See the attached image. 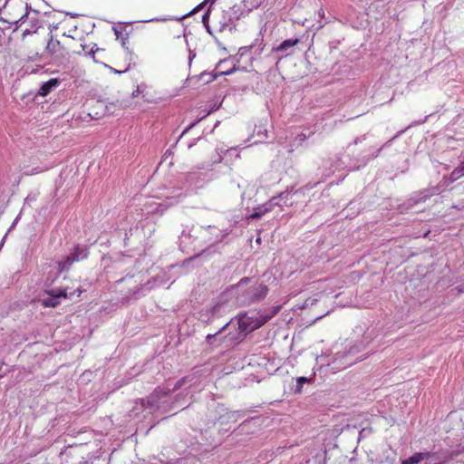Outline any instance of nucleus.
Returning a JSON list of instances; mask_svg holds the SVG:
<instances>
[{
	"label": "nucleus",
	"mask_w": 464,
	"mask_h": 464,
	"mask_svg": "<svg viewBox=\"0 0 464 464\" xmlns=\"http://www.w3.org/2000/svg\"><path fill=\"white\" fill-rule=\"evenodd\" d=\"M60 297L51 296L42 300V305L45 308H54L60 304Z\"/></svg>",
	"instance_id": "obj_12"
},
{
	"label": "nucleus",
	"mask_w": 464,
	"mask_h": 464,
	"mask_svg": "<svg viewBox=\"0 0 464 464\" xmlns=\"http://www.w3.org/2000/svg\"><path fill=\"white\" fill-rule=\"evenodd\" d=\"M212 112H213V110H209V111H208V113H207L205 116H208V115H209L210 113H212Z\"/></svg>",
	"instance_id": "obj_31"
},
{
	"label": "nucleus",
	"mask_w": 464,
	"mask_h": 464,
	"mask_svg": "<svg viewBox=\"0 0 464 464\" xmlns=\"http://www.w3.org/2000/svg\"><path fill=\"white\" fill-rule=\"evenodd\" d=\"M155 19H149V20H145L144 22H151V21H154Z\"/></svg>",
	"instance_id": "obj_32"
},
{
	"label": "nucleus",
	"mask_w": 464,
	"mask_h": 464,
	"mask_svg": "<svg viewBox=\"0 0 464 464\" xmlns=\"http://www.w3.org/2000/svg\"><path fill=\"white\" fill-rule=\"evenodd\" d=\"M60 48H62L60 41L53 40V37H51L46 44L45 50L51 54H53L57 53Z\"/></svg>",
	"instance_id": "obj_10"
},
{
	"label": "nucleus",
	"mask_w": 464,
	"mask_h": 464,
	"mask_svg": "<svg viewBox=\"0 0 464 464\" xmlns=\"http://www.w3.org/2000/svg\"><path fill=\"white\" fill-rule=\"evenodd\" d=\"M299 43L298 38H290L283 41L278 46L273 48V52L285 53L286 55L293 53V47Z\"/></svg>",
	"instance_id": "obj_6"
},
{
	"label": "nucleus",
	"mask_w": 464,
	"mask_h": 464,
	"mask_svg": "<svg viewBox=\"0 0 464 464\" xmlns=\"http://www.w3.org/2000/svg\"><path fill=\"white\" fill-rule=\"evenodd\" d=\"M7 5V0H0V12L3 8H5Z\"/></svg>",
	"instance_id": "obj_21"
},
{
	"label": "nucleus",
	"mask_w": 464,
	"mask_h": 464,
	"mask_svg": "<svg viewBox=\"0 0 464 464\" xmlns=\"http://www.w3.org/2000/svg\"><path fill=\"white\" fill-rule=\"evenodd\" d=\"M426 462H431V464L435 463L436 460H434V459H425Z\"/></svg>",
	"instance_id": "obj_26"
},
{
	"label": "nucleus",
	"mask_w": 464,
	"mask_h": 464,
	"mask_svg": "<svg viewBox=\"0 0 464 464\" xmlns=\"http://www.w3.org/2000/svg\"><path fill=\"white\" fill-rule=\"evenodd\" d=\"M140 406L143 409H151L154 406H156L159 401L156 399L152 398V394L150 393V395L148 396L147 398L140 399Z\"/></svg>",
	"instance_id": "obj_11"
},
{
	"label": "nucleus",
	"mask_w": 464,
	"mask_h": 464,
	"mask_svg": "<svg viewBox=\"0 0 464 464\" xmlns=\"http://www.w3.org/2000/svg\"><path fill=\"white\" fill-rule=\"evenodd\" d=\"M319 15L324 16V11L322 9L319 11Z\"/></svg>",
	"instance_id": "obj_30"
},
{
	"label": "nucleus",
	"mask_w": 464,
	"mask_h": 464,
	"mask_svg": "<svg viewBox=\"0 0 464 464\" xmlns=\"http://www.w3.org/2000/svg\"><path fill=\"white\" fill-rule=\"evenodd\" d=\"M425 459H434L436 462L433 464H445L447 461L446 458H442L441 455L438 452H418L413 456L402 460L401 464H418Z\"/></svg>",
	"instance_id": "obj_4"
},
{
	"label": "nucleus",
	"mask_w": 464,
	"mask_h": 464,
	"mask_svg": "<svg viewBox=\"0 0 464 464\" xmlns=\"http://www.w3.org/2000/svg\"><path fill=\"white\" fill-rule=\"evenodd\" d=\"M127 39H128L127 36L121 37V43H122L123 45L125 44V42H126Z\"/></svg>",
	"instance_id": "obj_27"
},
{
	"label": "nucleus",
	"mask_w": 464,
	"mask_h": 464,
	"mask_svg": "<svg viewBox=\"0 0 464 464\" xmlns=\"http://www.w3.org/2000/svg\"><path fill=\"white\" fill-rule=\"evenodd\" d=\"M81 46H82V50L85 49V45L82 44Z\"/></svg>",
	"instance_id": "obj_34"
},
{
	"label": "nucleus",
	"mask_w": 464,
	"mask_h": 464,
	"mask_svg": "<svg viewBox=\"0 0 464 464\" xmlns=\"http://www.w3.org/2000/svg\"><path fill=\"white\" fill-rule=\"evenodd\" d=\"M181 386V383L179 382L176 386L174 387V390L179 389Z\"/></svg>",
	"instance_id": "obj_28"
},
{
	"label": "nucleus",
	"mask_w": 464,
	"mask_h": 464,
	"mask_svg": "<svg viewBox=\"0 0 464 464\" xmlns=\"http://www.w3.org/2000/svg\"><path fill=\"white\" fill-rule=\"evenodd\" d=\"M235 71H236V68L233 67L231 70L224 71V72H219L218 74H220V75H227V74H231Z\"/></svg>",
	"instance_id": "obj_19"
},
{
	"label": "nucleus",
	"mask_w": 464,
	"mask_h": 464,
	"mask_svg": "<svg viewBox=\"0 0 464 464\" xmlns=\"http://www.w3.org/2000/svg\"><path fill=\"white\" fill-rule=\"evenodd\" d=\"M268 289L266 285H258L251 290V301L256 302L263 299L267 295Z\"/></svg>",
	"instance_id": "obj_8"
},
{
	"label": "nucleus",
	"mask_w": 464,
	"mask_h": 464,
	"mask_svg": "<svg viewBox=\"0 0 464 464\" xmlns=\"http://www.w3.org/2000/svg\"><path fill=\"white\" fill-rule=\"evenodd\" d=\"M98 50H99V48L97 47V45L93 44V46L92 47V49H91V51L89 52L88 54L94 59L95 51H98Z\"/></svg>",
	"instance_id": "obj_18"
},
{
	"label": "nucleus",
	"mask_w": 464,
	"mask_h": 464,
	"mask_svg": "<svg viewBox=\"0 0 464 464\" xmlns=\"http://www.w3.org/2000/svg\"><path fill=\"white\" fill-rule=\"evenodd\" d=\"M464 176V161L457 167L450 174L452 179H458L459 178Z\"/></svg>",
	"instance_id": "obj_14"
},
{
	"label": "nucleus",
	"mask_w": 464,
	"mask_h": 464,
	"mask_svg": "<svg viewBox=\"0 0 464 464\" xmlns=\"http://www.w3.org/2000/svg\"><path fill=\"white\" fill-rule=\"evenodd\" d=\"M30 9L31 10V7L26 4V10Z\"/></svg>",
	"instance_id": "obj_33"
},
{
	"label": "nucleus",
	"mask_w": 464,
	"mask_h": 464,
	"mask_svg": "<svg viewBox=\"0 0 464 464\" xmlns=\"http://www.w3.org/2000/svg\"><path fill=\"white\" fill-rule=\"evenodd\" d=\"M208 14H205L203 15V22H205V21L208 19Z\"/></svg>",
	"instance_id": "obj_29"
},
{
	"label": "nucleus",
	"mask_w": 464,
	"mask_h": 464,
	"mask_svg": "<svg viewBox=\"0 0 464 464\" xmlns=\"http://www.w3.org/2000/svg\"><path fill=\"white\" fill-rule=\"evenodd\" d=\"M308 382V379L305 378V377H299V378H297V380H296L297 388H296L295 392H301L302 388H303V384L304 382Z\"/></svg>",
	"instance_id": "obj_16"
},
{
	"label": "nucleus",
	"mask_w": 464,
	"mask_h": 464,
	"mask_svg": "<svg viewBox=\"0 0 464 464\" xmlns=\"http://www.w3.org/2000/svg\"><path fill=\"white\" fill-rule=\"evenodd\" d=\"M113 31L116 35V38L119 39L121 36V32L116 27H113Z\"/></svg>",
	"instance_id": "obj_20"
},
{
	"label": "nucleus",
	"mask_w": 464,
	"mask_h": 464,
	"mask_svg": "<svg viewBox=\"0 0 464 464\" xmlns=\"http://www.w3.org/2000/svg\"><path fill=\"white\" fill-rule=\"evenodd\" d=\"M425 464H431V462H426Z\"/></svg>",
	"instance_id": "obj_35"
},
{
	"label": "nucleus",
	"mask_w": 464,
	"mask_h": 464,
	"mask_svg": "<svg viewBox=\"0 0 464 464\" xmlns=\"http://www.w3.org/2000/svg\"><path fill=\"white\" fill-rule=\"evenodd\" d=\"M27 15H28V12H26V14H25L24 15H23V16L19 19V21H18L17 23H19V22H21V23H22V22H24V19H25V17H27Z\"/></svg>",
	"instance_id": "obj_25"
},
{
	"label": "nucleus",
	"mask_w": 464,
	"mask_h": 464,
	"mask_svg": "<svg viewBox=\"0 0 464 464\" xmlns=\"http://www.w3.org/2000/svg\"><path fill=\"white\" fill-rule=\"evenodd\" d=\"M42 27V23L34 17L30 18V27L26 28L22 33V40L25 42L28 36L33 37L32 44H35L34 50L30 52L24 60L26 62H35L42 58V53L39 52V46L44 44V41L40 40L37 35L38 30Z\"/></svg>",
	"instance_id": "obj_2"
},
{
	"label": "nucleus",
	"mask_w": 464,
	"mask_h": 464,
	"mask_svg": "<svg viewBox=\"0 0 464 464\" xmlns=\"http://www.w3.org/2000/svg\"><path fill=\"white\" fill-rule=\"evenodd\" d=\"M111 72H113L114 73H119V74H121L123 72H125L127 70H124V71H118L117 69H114V68H111Z\"/></svg>",
	"instance_id": "obj_22"
},
{
	"label": "nucleus",
	"mask_w": 464,
	"mask_h": 464,
	"mask_svg": "<svg viewBox=\"0 0 464 464\" xmlns=\"http://www.w3.org/2000/svg\"><path fill=\"white\" fill-rule=\"evenodd\" d=\"M269 209L268 208H265L263 211H255L254 213H252L250 215V218L252 219H256V218H259L262 217V215H264L265 213H266Z\"/></svg>",
	"instance_id": "obj_17"
},
{
	"label": "nucleus",
	"mask_w": 464,
	"mask_h": 464,
	"mask_svg": "<svg viewBox=\"0 0 464 464\" xmlns=\"http://www.w3.org/2000/svg\"><path fill=\"white\" fill-rule=\"evenodd\" d=\"M87 257L86 250L82 249L79 246L74 248V252L66 256L63 261H60L57 263L59 273H63L67 270L70 266L73 263L78 262L80 258L84 259Z\"/></svg>",
	"instance_id": "obj_5"
},
{
	"label": "nucleus",
	"mask_w": 464,
	"mask_h": 464,
	"mask_svg": "<svg viewBox=\"0 0 464 464\" xmlns=\"http://www.w3.org/2000/svg\"><path fill=\"white\" fill-rule=\"evenodd\" d=\"M249 279L247 277H244L242 278L240 281H239V285H243L245 283H246Z\"/></svg>",
	"instance_id": "obj_24"
},
{
	"label": "nucleus",
	"mask_w": 464,
	"mask_h": 464,
	"mask_svg": "<svg viewBox=\"0 0 464 464\" xmlns=\"http://www.w3.org/2000/svg\"><path fill=\"white\" fill-rule=\"evenodd\" d=\"M170 392L171 391L169 389L158 387L153 391L151 394L152 398L156 399L159 401L161 398L168 396L170 393Z\"/></svg>",
	"instance_id": "obj_13"
},
{
	"label": "nucleus",
	"mask_w": 464,
	"mask_h": 464,
	"mask_svg": "<svg viewBox=\"0 0 464 464\" xmlns=\"http://www.w3.org/2000/svg\"><path fill=\"white\" fill-rule=\"evenodd\" d=\"M217 75H218V73L211 74V73L202 72L198 77L205 83H208V82H213L217 78Z\"/></svg>",
	"instance_id": "obj_15"
},
{
	"label": "nucleus",
	"mask_w": 464,
	"mask_h": 464,
	"mask_svg": "<svg viewBox=\"0 0 464 464\" xmlns=\"http://www.w3.org/2000/svg\"><path fill=\"white\" fill-rule=\"evenodd\" d=\"M131 95L133 98H139L140 96V99L143 100L144 102L150 101L148 92L146 91V86H144V85L137 86V89L132 92Z\"/></svg>",
	"instance_id": "obj_9"
},
{
	"label": "nucleus",
	"mask_w": 464,
	"mask_h": 464,
	"mask_svg": "<svg viewBox=\"0 0 464 464\" xmlns=\"http://www.w3.org/2000/svg\"><path fill=\"white\" fill-rule=\"evenodd\" d=\"M195 56H196V53L190 51L189 57H188L189 63L195 58Z\"/></svg>",
	"instance_id": "obj_23"
},
{
	"label": "nucleus",
	"mask_w": 464,
	"mask_h": 464,
	"mask_svg": "<svg viewBox=\"0 0 464 464\" xmlns=\"http://www.w3.org/2000/svg\"><path fill=\"white\" fill-rule=\"evenodd\" d=\"M67 284L59 288L46 290L48 295L53 297H63L64 299H71L74 296L80 297L85 290L82 287L79 282L72 280L67 276L64 277Z\"/></svg>",
	"instance_id": "obj_3"
},
{
	"label": "nucleus",
	"mask_w": 464,
	"mask_h": 464,
	"mask_svg": "<svg viewBox=\"0 0 464 464\" xmlns=\"http://www.w3.org/2000/svg\"><path fill=\"white\" fill-rule=\"evenodd\" d=\"M280 309L281 305H277L263 313L253 311L242 314L238 317V329L245 334L251 333L264 325L268 320L274 317Z\"/></svg>",
	"instance_id": "obj_1"
},
{
	"label": "nucleus",
	"mask_w": 464,
	"mask_h": 464,
	"mask_svg": "<svg viewBox=\"0 0 464 464\" xmlns=\"http://www.w3.org/2000/svg\"><path fill=\"white\" fill-rule=\"evenodd\" d=\"M60 83V81L56 78L50 79L49 81L44 82L40 90L38 92V94L41 96H46L51 92L52 90L55 89Z\"/></svg>",
	"instance_id": "obj_7"
}]
</instances>
